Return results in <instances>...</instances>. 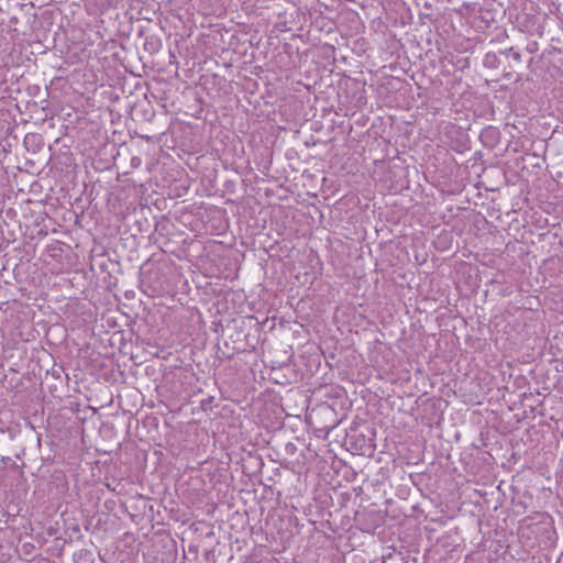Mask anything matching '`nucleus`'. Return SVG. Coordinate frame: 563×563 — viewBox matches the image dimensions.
Wrapping results in <instances>:
<instances>
[{
  "instance_id": "f257e3e1",
  "label": "nucleus",
  "mask_w": 563,
  "mask_h": 563,
  "mask_svg": "<svg viewBox=\"0 0 563 563\" xmlns=\"http://www.w3.org/2000/svg\"><path fill=\"white\" fill-rule=\"evenodd\" d=\"M504 54H506L507 57H511V59L517 64L522 63L521 54L518 51H516L514 47L506 49L504 52Z\"/></svg>"
}]
</instances>
